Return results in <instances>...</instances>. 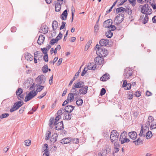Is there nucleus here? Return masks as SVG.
<instances>
[{
    "mask_svg": "<svg viewBox=\"0 0 156 156\" xmlns=\"http://www.w3.org/2000/svg\"><path fill=\"white\" fill-rule=\"evenodd\" d=\"M139 8L140 9L141 12L146 15H149L152 13V10L147 4H145L144 5H141Z\"/></svg>",
    "mask_w": 156,
    "mask_h": 156,
    "instance_id": "f257e3e1",
    "label": "nucleus"
},
{
    "mask_svg": "<svg viewBox=\"0 0 156 156\" xmlns=\"http://www.w3.org/2000/svg\"><path fill=\"white\" fill-rule=\"evenodd\" d=\"M112 21L111 19L108 20L104 22L103 27L105 28H107L108 30H114L116 29V27L114 25H112Z\"/></svg>",
    "mask_w": 156,
    "mask_h": 156,
    "instance_id": "f03ea898",
    "label": "nucleus"
},
{
    "mask_svg": "<svg viewBox=\"0 0 156 156\" xmlns=\"http://www.w3.org/2000/svg\"><path fill=\"white\" fill-rule=\"evenodd\" d=\"M119 136V134L116 130L112 131L110 135V139L112 142L115 144L118 139Z\"/></svg>",
    "mask_w": 156,
    "mask_h": 156,
    "instance_id": "7ed1b4c3",
    "label": "nucleus"
},
{
    "mask_svg": "<svg viewBox=\"0 0 156 156\" xmlns=\"http://www.w3.org/2000/svg\"><path fill=\"white\" fill-rule=\"evenodd\" d=\"M124 17V14H120L118 15L115 18L114 23L116 25L119 24L123 20Z\"/></svg>",
    "mask_w": 156,
    "mask_h": 156,
    "instance_id": "20e7f679",
    "label": "nucleus"
},
{
    "mask_svg": "<svg viewBox=\"0 0 156 156\" xmlns=\"http://www.w3.org/2000/svg\"><path fill=\"white\" fill-rule=\"evenodd\" d=\"M127 133L126 132H123L120 135L119 140L122 144L125 143H128L129 141V139L127 138Z\"/></svg>",
    "mask_w": 156,
    "mask_h": 156,
    "instance_id": "39448f33",
    "label": "nucleus"
},
{
    "mask_svg": "<svg viewBox=\"0 0 156 156\" xmlns=\"http://www.w3.org/2000/svg\"><path fill=\"white\" fill-rule=\"evenodd\" d=\"M23 104V102L21 101H18L14 103V105L10 109V112H12L18 109L21 107Z\"/></svg>",
    "mask_w": 156,
    "mask_h": 156,
    "instance_id": "423d86ee",
    "label": "nucleus"
},
{
    "mask_svg": "<svg viewBox=\"0 0 156 156\" xmlns=\"http://www.w3.org/2000/svg\"><path fill=\"white\" fill-rule=\"evenodd\" d=\"M37 94V91H35V90H31L28 94L26 96L25 98V101L26 102H27L30 100L34 98Z\"/></svg>",
    "mask_w": 156,
    "mask_h": 156,
    "instance_id": "0eeeda50",
    "label": "nucleus"
},
{
    "mask_svg": "<svg viewBox=\"0 0 156 156\" xmlns=\"http://www.w3.org/2000/svg\"><path fill=\"white\" fill-rule=\"evenodd\" d=\"M61 118V116L60 115H57L55 119L54 118H51L49 120L50 123L49 124V126L51 128L53 125H55Z\"/></svg>",
    "mask_w": 156,
    "mask_h": 156,
    "instance_id": "6e6552de",
    "label": "nucleus"
},
{
    "mask_svg": "<svg viewBox=\"0 0 156 156\" xmlns=\"http://www.w3.org/2000/svg\"><path fill=\"white\" fill-rule=\"evenodd\" d=\"M97 55L102 57H105L108 54V51L105 48L99 49L96 51Z\"/></svg>",
    "mask_w": 156,
    "mask_h": 156,
    "instance_id": "1a4fd4ad",
    "label": "nucleus"
},
{
    "mask_svg": "<svg viewBox=\"0 0 156 156\" xmlns=\"http://www.w3.org/2000/svg\"><path fill=\"white\" fill-rule=\"evenodd\" d=\"M133 71L130 68H126L125 70L124 76L125 78L128 79L132 76Z\"/></svg>",
    "mask_w": 156,
    "mask_h": 156,
    "instance_id": "9d476101",
    "label": "nucleus"
},
{
    "mask_svg": "<svg viewBox=\"0 0 156 156\" xmlns=\"http://www.w3.org/2000/svg\"><path fill=\"white\" fill-rule=\"evenodd\" d=\"M46 80V77L43 75L39 76L36 79L35 81L39 84H43Z\"/></svg>",
    "mask_w": 156,
    "mask_h": 156,
    "instance_id": "9b49d317",
    "label": "nucleus"
},
{
    "mask_svg": "<svg viewBox=\"0 0 156 156\" xmlns=\"http://www.w3.org/2000/svg\"><path fill=\"white\" fill-rule=\"evenodd\" d=\"M104 61L103 58L101 56H97L94 58V62L96 64L101 65L103 64Z\"/></svg>",
    "mask_w": 156,
    "mask_h": 156,
    "instance_id": "f8f14e48",
    "label": "nucleus"
},
{
    "mask_svg": "<svg viewBox=\"0 0 156 156\" xmlns=\"http://www.w3.org/2000/svg\"><path fill=\"white\" fill-rule=\"evenodd\" d=\"M148 15H145V16H140V21L143 24H145L147 23L148 21Z\"/></svg>",
    "mask_w": 156,
    "mask_h": 156,
    "instance_id": "ddd939ff",
    "label": "nucleus"
},
{
    "mask_svg": "<svg viewBox=\"0 0 156 156\" xmlns=\"http://www.w3.org/2000/svg\"><path fill=\"white\" fill-rule=\"evenodd\" d=\"M55 125H56V129L58 130H61L64 128L63 122L62 121L56 123Z\"/></svg>",
    "mask_w": 156,
    "mask_h": 156,
    "instance_id": "4468645a",
    "label": "nucleus"
},
{
    "mask_svg": "<svg viewBox=\"0 0 156 156\" xmlns=\"http://www.w3.org/2000/svg\"><path fill=\"white\" fill-rule=\"evenodd\" d=\"M48 32V27L47 26L44 25H42L40 28V32L45 34Z\"/></svg>",
    "mask_w": 156,
    "mask_h": 156,
    "instance_id": "2eb2a0df",
    "label": "nucleus"
},
{
    "mask_svg": "<svg viewBox=\"0 0 156 156\" xmlns=\"http://www.w3.org/2000/svg\"><path fill=\"white\" fill-rule=\"evenodd\" d=\"M128 135L129 137L133 140H135L136 139L137 137V134L136 133L135 131L129 132Z\"/></svg>",
    "mask_w": 156,
    "mask_h": 156,
    "instance_id": "dca6fc26",
    "label": "nucleus"
},
{
    "mask_svg": "<svg viewBox=\"0 0 156 156\" xmlns=\"http://www.w3.org/2000/svg\"><path fill=\"white\" fill-rule=\"evenodd\" d=\"M109 41L107 39H102L99 41V44L102 46L107 45L109 44Z\"/></svg>",
    "mask_w": 156,
    "mask_h": 156,
    "instance_id": "f3484780",
    "label": "nucleus"
},
{
    "mask_svg": "<svg viewBox=\"0 0 156 156\" xmlns=\"http://www.w3.org/2000/svg\"><path fill=\"white\" fill-rule=\"evenodd\" d=\"M72 88L71 92L74 96H77L80 94L79 90H78L76 88L73 87H72Z\"/></svg>",
    "mask_w": 156,
    "mask_h": 156,
    "instance_id": "a211bd4d",
    "label": "nucleus"
},
{
    "mask_svg": "<svg viewBox=\"0 0 156 156\" xmlns=\"http://www.w3.org/2000/svg\"><path fill=\"white\" fill-rule=\"evenodd\" d=\"M88 88V87L86 86L80 89V95L86 94L87 92Z\"/></svg>",
    "mask_w": 156,
    "mask_h": 156,
    "instance_id": "6ab92c4d",
    "label": "nucleus"
},
{
    "mask_svg": "<svg viewBox=\"0 0 156 156\" xmlns=\"http://www.w3.org/2000/svg\"><path fill=\"white\" fill-rule=\"evenodd\" d=\"M96 65L94 62L89 63L87 66V69L90 70H94L96 69Z\"/></svg>",
    "mask_w": 156,
    "mask_h": 156,
    "instance_id": "aec40b11",
    "label": "nucleus"
},
{
    "mask_svg": "<svg viewBox=\"0 0 156 156\" xmlns=\"http://www.w3.org/2000/svg\"><path fill=\"white\" fill-rule=\"evenodd\" d=\"M84 83L83 82L80 81L76 83H74L73 87L76 88H80L83 86Z\"/></svg>",
    "mask_w": 156,
    "mask_h": 156,
    "instance_id": "412c9836",
    "label": "nucleus"
},
{
    "mask_svg": "<svg viewBox=\"0 0 156 156\" xmlns=\"http://www.w3.org/2000/svg\"><path fill=\"white\" fill-rule=\"evenodd\" d=\"M25 58L27 61H31L33 60V57L29 53H26L25 54Z\"/></svg>",
    "mask_w": 156,
    "mask_h": 156,
    "instance_id": "4be33fe9",
    "label": "nucleus"
},
{
    "mask_svg": "<svg viewBox=\"0 0 156 156\" xmlns=\"http://www.w3.org/2000/svg\"><path fill=\"white\" fill-rule=\"evenodd\" d=\"M44 39L45 37L42 34L40 35L37 40V43L39 45L42 44L43 43Z\"/></svg>",
    "mask_w": 156,
    "mask_h": 156,
    "instance_id": "5701e85b",
    "label": "nucleus"
},
{
    "mask_svg": "<svg viewBox=\"0 0 156 156\" xmlns=\"http://www.w3.org/2000/svg\"><path fill=\"white\" fill-rule=\"evenodd\" d=\"M74 107L72 105H68L66 106L65 108V110L66 112L70 113L74 109Z\"/></svg>",
    "mask_w": 156,
    "mask_h": 156,
    "instance_id": "b1692460",
    "label": "nucleus"
},
{
    "mask_svg": "<svg viewBox=\"0 0 156 156\" xmlns=\"http://www.w3.org/2000/svg\"><path fill=\"white\" fill-rule=\"evenodd\" d=\"M110 76L108 74L106 73L104 74L100 78V80L102 81H106L109 79Z\"/></svg>",
    "mask_w": 156,
    "mask_h": 156,
    "instance_id": "393cba45",
    "label": "nucleus"
},
{
    "mask_svg": "<svg viewBox=\"0 0 156 156\" xmlns=\"http://www.w3.org/2000/svg\"><path fill=\"white\" fill-rule=\"evenodd\" d=\"M67 11L66 9L65 10L61 16V18L62 20H66L67 16Z\"/></svg>",
    "mask_w": 156,
    "mask_h": 156,
    "instance_id": "a878e982",
    "label": "nucleus"
},
{
    "mask_svg": "<svg viewBox=\"0 0 156 156\" xmlns=\"http://www.w3.org/2000/svg\"><path fill=\"white\" fill-rule=\"evenodd\" d=\"M71 142L70 138L68 137L64 138L61 141V143L62 144H65L69 143Z\"/></svg>",
    "mask_w": 156,
    "mask_h": 156,
    "instance_id": "bb28decb",
    "label": "nucleus"
},
{
    "mask_svg": "<svg viewBox=\"0 0 156 156\" xmlns=\"http://www.w3.org/2000/svg\"><path fill=\"white\" fill-rule=\"evenodd\" d=\"M74 96L72 93H70L68 94L67 101L69 102L73 101L74 99Z\"/></svg>",
    "mask_w": 156,
    "mask_h": 156,
    "instance_id": "cd10ccee",
    "label": "nucleus"
},
{
    "mask_svg": "<svg viewBox=\"0 0 156 156\" xmlns=\"http://www.w3.org/2000/svg\"><path fill=\"white\" fill-rule=\"evenodd\" d=\"M62 3L57 2L55 5V11L56 12H58L60 11L61 9V5L62 4Z\"/></svg>",
    "mask_w": 156,
    "mask_h": 156,
    "instance_id": "c85d7f7f",
    "label": "nucleus"
},
{
    "mask_svg": "<svg viewBox=\"0 0 156 156\" xmlns=\"http://www.w3.org/2000/svg\"><path fill=\"white\" fill-rule=\"evenodd\" d=\"M58 26V23L57 21L56 20H54L52 22V27L53 28V30L55 31L57 29Z\"/></svg>",
    "mask_w": 156,
    "mask_h": 156,
    "instance_id": "c756f323",
    "label": "nucleus"
},
{
    "mask_svg": "<svg viewBox=\"0 0 156 156\" xmlns=\"http://www.w3.org/2000/svg\"><path fill=\"white\" fill-rule=\"evenodd\" d=\"M71 114L70 113L66 112L64 114V119H71Z\"/></svg>",
    "mask_w": 156,
    "mask_h": 156,
    "instance_id": "7c9ffc66",
    "label": "nucleus"
},
{
    "mask_svg": "<svg viewBox=\"0 0 156 156\" xmlns=\"http://www.w3.org/2000/svg\"><path fill=\"white\" fill-rule=\"evenodd\" d=\"M146 131L145 129H143V126H141V129L140 133L139 134V136H143L144 137L145 136L146 133Z\"/></svg>",
    "mask_w": 156,
    "mask_h": 156,
    "instance_id": "2f4dec72",
    "label": "nucleus"
},
{
    "mask_svg": "<svg viewBox=\"0 0 156 156\" xmlns=\"http://www.w3.org/2000/svg\"><path fill=\"white\" fill-rule=\"evenodd\" d=\"M143 141L141 140V139L139 138L137 140L133 141V143H134L136 145H138L140 144L143 143Z\"/></svg>",
    "mask_w": 156,
    "mask_h": 156,
    "instance_id": "473e14b6",
    "label": "nucleus"
},
{
    "mask_svg": "<svg viewBox=\"0 0 156 156\" xmlns=\"http://www.w3.org/2000/svg\"><path fill=\"white\" fill-rule=\"evenodd\" d=\"M152 136V132L151 131H148L145 134L146 138L148 139L151 138Z\"/></svg>",
    "mask_w": 156,
    "mask_h": 156,
    "instance_id": "72a5a7b5",
    "label": "nucleus"
},
{
    "mask_svg": "<svg viewBox=\"0 0 156 156\" xmlns=\"http://www.w3.org/2000/svg\"><path fill=\"white\" fill-rule=\"evenodd\" d=\"M133 96V93L132 91H130L128 92L127 98L129 99H132Z\"/></svg>",
    "mask_w": 156,
    "mask_h": 156,
    "instance_id": "f704fd0d",
    "label": "nucleus"
},
{
    "mask_svg": "<svg viewBox=\"0 0 156 156\" xmlns=\"http://www.w3.org/2000/svg\"><path fill=\"white\" fill-rule=\"evenodd\" d=\"M105 35L107 37L110 38L112 36L113 33L111 31L109 30L106 32Z\"/></svg>",
    "mask_w": 156,
    "mask_h": 156,
    "instance_id": "c9c22d12",
    "label": "nucleus"
},
{
    "mask_svg": "<svg viewBox=\"0 0 156 156\" xmlns=\"http://www.w3.org/2000/svg\"><path fill=\"white\" fill-rule=\"evenodd\" d=\"M126 9L122 7H120L119 8H118L116 9L115 12L116 13H118L119 12H121L122 11L124 12L125 11Z\"/></svg>",
    "mask_w": 156,
    "mask_h": 156,
    "instance_id": "e433bc0d",
    "label": "nucleus"
},
{
    "mask_svg": "<svg viewBox=\"0 0 156 156\" xmlns=\"http://www.w3.org/2000/svg\"><path fill=\"white\" fill-rule=\"evenodd\" d=\"M48 70V67L47 65H45L42 67V71L44 73H45L47 72Z\"/></svg>",
    "mask_w": 156,
    "mask_h": 156,
    "instance_id": "4c0bfd02",
    "label": "nucleus"
},
{
    "mask_svg": "<svg viewBox=\"0 0 156 156\" xmlns=\"http://www.w3.org/2000/svg\"><path fill=\"white\" fill-rule=\"evenodd\" d=\"M83 103V101L80 98L78 99L76 102V104L78 106L81 105Z\"/></svg>",
    "mask_w": 156,
    "mask_h": 156,
    "instance_id": "58836bf2",
    "label": "nucleus"
},
{
    "mask_svg": "<svg viewBox=\"0 0 156 156\" xmlns=\"http://www.w3.org/2000/svg\"><path fill=\"white\" fill-rule=\"evenodd\" d=\"M65 112L64 110L63 109H60L57 112V115H62V114H64V112Z\"/></svg>",
    "mask_w": 156,
    "mask_h": 156,
    "instance_id": "ea45409f",
    "label": "nucleus"
},
{
    "mask_svg": "<svg viewBox=\"0 0 156 156\" xmlns=\"http://www.w3.org/2000/svg\"><path fill=\"white\" fill-rule=\"evenodd\" d=\"M23 92V90L21 88H19L16 91V95H20Z\"/></svg>",
    "mask_w": 156,
    "mask_h": 156,
    "instance_id": "a19ab883",
    "label": "nucleus"
},
{
    "mask_svg": "<svg viewBox=\"0 0 156 156\" xmlns=\"http://www.w3.org/2000/svg\"><path fill=\"white\" fill-rule=\"evenodd\" d=\"M9 116V114L8 113H4L0 116V118L2 119L6 118L8 117Z\"/></svg>",
    "mask_w": 156,
    "mask_h": 156,
    "instance_id": "79ce46f5",
    "label": "nucleus"
},
{
    "mask_svg": "<svg viewBox=\"0 0 156 156\" xmlns=\"http://www.w3.org/2000/svg\"><path fill=\"white\" fill-rule=\"evenodd\" d=\"M58 41L56 39V38L55 39H51L50 41V44L51 45H53L55 43L57 42Z\"/></svg>",
    "mask_w": 156,
    "mask_h": 156,
    "instance_id": "37998d69",
    "label": "nucleus"
},
{
    "mask_svg": "<svg viewBox=\"0 0 156 156\" xmlns=\"http://www.w3.org/2000/svg\"><path fill=\"white\" fill-rule=\"evenodd\" d=\"M51 134V132L48 131L47 133L46 134V137L45 139L46 140H48L49 139V137Z\"/></svg>",
    "mask_w": 156,
    "mask_h": 156,
    "instance_id": "c03bdc74",
    "label": "nucleus"
},
{
    "mask_svg": "<svg viewBox=\"0 0 156 156\" xmlns=\"http://www.w3.org/2000/svg\"><path fill=\"white\" fill-rule=\"evenodd\" d=\"M156 129V122L152 123L150 126V129L151 130Z\"/></svg>",
    "mask_w": 156,
    "mask_h": 156,
    "instance_id": "a18cd8bd",
    "label": "nucleus"
},
{
    "mask_svg": "<svg viewBox=\"0 0 156 156\" xmlns=\"http://www.w3.org/2000/svg\"><path fill=\"white\" fill-rule=\"evenodd\" d=\"M25 145L26 146H28L30 144L31 141L30 140H26L25 141Z\"/></svg>",
    "mask_w": 156,
    "mask_h": 156,
    "instance_id": "49530a36",
    "label": "nucleus"
},
{
    "mask_svg": "<svg viewBox=\"0 0 156 156\" xmlns=\"http://www.w3.org/2000/svg\"><path fill=\"white\" fill-rule=\"evenodd\" d=\"M44 153L43 154V156H49L48 150H44Z\"/></svg>",
    "mask_w": 156,
    "mask_h": 156,
    "instance_id": "de8ad7c7",
    "label": "nucleus"
},
{
    "mask_svg": "<svg viewBox=\"0 0 156 156\" xmlns=\"http://www.w3.org/2000/svg\"><path fill=\"white\" fill-rule=\"evenodd\" d=\"M62 34L60 32L59 33V34L57 36L56 38V39L57 40V41H58L60 39H61L62 37Z\"/></svg>",
    "mask_w": 156,
    "mask_h": 156,
    "instance_id": "09e8293b",
    "label": "nucleus"
},
{
    "mask_svg": "<svg viewBox=\"0 0 156 156\" xmlns=\"http://www.w3.org/2000/svg\"><path fill=\"white\" fill-rule=\"evenodd\" d=\"M154 120V119L153 117L150 116L148 117V121L150 123H152Z\"/></svg>",
    "mask_w": 156,
    "mask_h": 156,
    "instance_id": "8fccbe9b",
    "label": "nucleus"
},
{
    "mask_svg": "<svg viewBox=\"0 0 156 156\" xmlns=\"http://www.w3.org/2000/svg\"><path fill=\"white\" fill-rule=\"evenodd\" d=\"M88 69L87 68L85 67L81 73V76H83L86 73Z\"/></svg>",
    "mask_w": 156,
    "mask_h": 156,
    "instance_id": "3c124183",
    "label": "nucleus"
},
{
    "mask_svg": "<svg viewBox=\"0 0 156 156\" xmlns=\"http://www.w3.org/2000/svg\"><path fill=\"white\" fill-rule=\"evenodd\" d=\"M129 2L131 3L133 6L135 5L136 3V0H128Z\"/></svg>",
    "mask_w": 156,
    "mask_h": 156,
    "instance_id": "603ef678",
    "label": "nucleus"
},
{
    "mask_svg": "<svg viewBox=\"0 0 156 156\" xmlns=\"http://www.w3.org/2000/svg\"><path fill=\"white\" fill-rule=\"evenodd\" d=\"M39 87H38L36 90V91H37V92H38L41 91V90H42L43 89L44 87V86H39Z\"/></svg>",
    "mask_w": 156,
    "mask_h": 156,
    "instance_id": "864d4df0",
    "label": "nucleus"
},
{
    "mask_svg": "<svg viewBox=\"0 0 156 156\" xmlns=\"http://www.w3.org/2000/svg\"><path fill=\"white\" fill-rule=\"evenodd\" d=\"M62 25L61 27H60V30H61L64 29L66 23L65 22L62 21Z\"/></svg>",
    "mask_w": 156,
    "mask_h": 156,
    "instance_id": "5fc2aeb1",
    "label": "nucleus"
},
{
    "mask_svg": "<svg viewBox=\"0 0 156 156\" xmlns=\"http://www.w3.org/2000/svg\"><path fill=\"white\" fill-rule=\"evenodd\" d=\"M106 92V90L104 88H102L100 92V95L101 96L104 95Z\"/></svg>",
    "mask_w": 156,
    "mask_h": 156,
    "instance_id": "6e6d98bb",
    "label": "nucleus"
},
{
    "mask_svg": "<svg viewBox=\"0 0 156 156\" xmlns=\"http://www.w3.org/2000/svg\"><path fill=\"white\" fill-rule=\"evenodd\" d=\"M134 95L137 97H139L141 95V92L140 91H137L134 94Z\"/></svg>",
    "mask_w": 156,
    "mask_h": 156,
    "instance_id": "4d7b16f0",
    "label": "nucleus"
},
{
    "mask_svg": "<svg viewBox=\"0 0 156 156\" xmlns=\"http://www.w3.org/2000/svg\"><path fill=\"white\" fill-rule=\"evenodd\" d=\"M72 142L73 143L77 144L79 142V140L78 139H73V140H71Z\"/></svg>",
    "mask_w": 156,
    "mask_h": 156,
    "instance_id": "13d9d810",
    "label": "nucleus"
},
{
    "mask_svg": "<svg viewBox=\"0 0 156 156\" xmlns=\"http://www.w3.org/2000/svg\"><path fill=\"white\" fill-rule=\"evenodd\" d=\"M41 50L43 53L45 55L47 54V49L46 48H41Z\"/></svg>",
    "mask_w": 156,
    "mask_h": 156,
    "instance_id": "bf43d9fd",
    "label": "nucleus"
},
{
    "mask_svg": "<svg viewBox=\"0 0 156 156\" xmlns=\"http://www.w3.org/2000/svg\"><path fill=\"white\" fill-rule=\"evenodd\" d=\"M92 43V41L91 40H89L88 42L87 43L86 46L87 47V50L88 48L90 47V45Z\"/></svg>",
    "mask_w": 156,
    "mask_h": 156,
    "instance_id": "052dcab7",
    "label": "nucleus"
},
{
    "mask_svg": "<svg viewBox=\"0 0 156 156\" xmlns=\"http://www.w3.org/2000/svg\"><path fill=\"white\" fill-rule=\"evenodd\" d=\"M58 59V58L57 57H55L54 58L53 61H50L49 62V63L51 64L53 63V64H54L57 61Z\"/></svg>",
    "mask_w": 156,
    "mask_h": 156,
    "instance_id": "680f3d73",
    "label": "nucleus"
},
{
    "mask_svg": "<svg viewBox=\"0 0 156 156\" xmlns=\"http://www.w3.org/2000/svg\"><path fill=\"white\" fill-rule=\"evenodd\" d=\"M44 60L45 62H48V57L47 54L45 55L43 57Z\"/></svg>",
    "mask_w": 156,
    "mask_h": 156,
    "instance_id": "e2e57ef3",
    "label": "nucleus"
},
{
    "mask_svg": "<svg viewBox=\"0 0 156 156\" xmlns=\"http://www.w3.org/2000/svg\"><path fill=\"white\" fill-rule=\"evenodd\" d=\"M47 94V92H45L44 93L42 94L39 96L38 97V98L39 99H41L44 96H45Z\"/></svg>",
    "mask_w": 156,
    "mask_h": 156,
    "instance_id": "0e129e2a",
    "label": "nucleus"
},
{
    "mask_svg": "<svg viewBox=\"0 0 156 156\" xmlns=\"http://www.w3.org/2000/svg\"><path fill=\"white\" fill-rule=\"evenodd\" d=\"M99 29V26L98 24H96L94 27V31L97 32Z\"/></svg>",
    "mask_w": 156,
    "mask_h": 156,
    "instance_id": "69168bd1",
    "label": "nucleus"
},
{
    "mask_svg": "<svg viewBox=\"0 0 156 156\" xmlns=\"http://www.w3.org/2000/svg\"><path fill=\"white\" fill-rule=\"evenodd\" d=\"M127 83L126 80H124L123 81V84H122V87H126V86L127 85Z\"/></svg>",
    "mask_w": 156,
    "mask_h": 156,
    "instance_id": "338daca9",
    "label": "nucleus"
},
{
    "mask_svg": "<svg viewBox=\"0 0 156 156\" xmlns=\"http://www.w3.org/2000/svg\"><path fill=\"white\" fill-rule=\"evenodd\" d=\"M62 58H60L57 63V65L58 66H59L61 63L62 62Z\"/></svg>",
    "mask_w": 156,
    "mask_h": 156,
    "instance_id": "774afa93",
    "label": "nucleus"
}]
</instances>
